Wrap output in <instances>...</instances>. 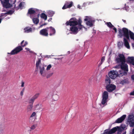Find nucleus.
I'll list each match as a JSON object with an SVG mask.
<instances>
[{"mask_svg":"<svg viewBox=\"0 0 134 134\" xmlns=\"http://www.w3.org/2000/svg\"><path fill=\"white\" fill-rule=\"evenodd\" d=\"M40 34L41 35L47 37L48 35L47 27L41 30L40 31Z\"/></svg>","mask_w":134,"mask_h":134,"instance_id":"obj_12","label":"nucleus"},{"mask_svg":"<svg viewBox=\"0 0 134 134\" xmlns=\"http://www.w3.org/2000/svg\"><path fill=\"white\" fill-rule=\"evenodd\" d=\"M131 79L132 80H134V74L132 75L131 76Z\"/></svg>","mask_w":134,"mask_h":134,"instance_id":"obj_48","label":"nucleus"},{"mask_svg":"<svg viewBox=\"0 0 134 134\" xmlns=\"http://www.w3.org/2000/svg\"><path fill=\"white\" fill-rule=\"evenodd\" d=\"M122 45V42H119L118 43V46L119 47H121Z\"/></svg>","mask_w":134,"mask_h":134,"instance_id":"obj_35","label":"nucleus"},{"mask_svg":"<svg viewBox=\"0 0 134 134\" xmlns=\"http://www.w3.org/2000/svg\"><path fill=\"white\" fill-rule=\"evenodd\" d=\"M59 97L57 94L54 95L53 97V98L54 101H56L59 99Z\"/></svg>","mask_w":134,"mask_h":134,"instance_id":"obj_29","label":"nucleus"},{"mask_svg":"<svg viewBox=\"0 0 134 134\" xmlns=\"http://www.w3.org/2000/svg\"><path fill=\"white\" fill-rule=\"evenodd\" d=\"M1 3L3 7L6 9L11 7L12 5L9 3V0H4L1 1Z\"/></svg>","mask_w":134,"mask_h":134,"instance_id":"obj_8","label":"nucleus"},{"mask_svg":"<svg viewBox=\"0 0 134 134\" xmlns=\"http://www.w3.org/2000/svg\"><path fill=\"white\" fill-rule=\"evenodd\" d=\"M2 20V19H0V24Z\"/></svg>","mask_w":134,"mask_h":134,"instance_id":"obj_56","label":"nucleus"},{"mask_svg":"<svg viewBox=\"0 0 134 134\" xmlns=\"http://www.w3.org/2000/svg\"><path fill=\"white\" fill-rule=\"evenodd\" d=\"M86 24L87 26L90 27H92L93 26V24L92 22L90 21H87L86 23Z\"/></svg>","mask_w":134,"mask_h":134,"instance_id":"obj_31","label":"nucleus"},{"mask_svg":"<svg viewBox=\"0 0 134 134\" xmlns=\"http://www.w3.org/2000/svg\"><path fill=\"white\" fill-rule=\"evenodd\" d=\"M53 74V73H50L48 74V75H47V78H49L50 77L52 76Z\"/></svg>","mask_w":134,"mask_h":134,"instance_id":"obj_40","label":"nucleus"},{"mask_svg":"<svg viewBox=\"0 0 134 134\" xmlns=\"http://www.w3.org/2000/svg\"><path fill=\"white\" fill-rule=\"evenodd\" d=\"M127 62L134 65V58L133 57H128L127 58Z\"/></svg>","mask_w":134,"mask_h":134,"instance_id":"obj_17","label":"nucleus"},{"mask_svg":"<svg viewBox=\"0 0 134 134\" xmlns=\"http://www.w3.org/2000/svg\"><path fill=\"white\" fill-rule=\"evenodd\" d=\"M23 5L22 3L21 2L20 3V4H19V8H21V7H22Z\"/></svg>","mask_w":134,"mask_h":134,"instance_id":"obj_46","label":"nucleus"},{"mask_svg":"<svg viewBox=\"0 0 134 134\" xmlns=\"http://www.w3.org/2000/svg\"><path fill=\"white\" fill-rule=\"evenodd\" d=\"M7 13H2L1 14V15H0V17H2L3 16H6L7 15Z\"/></svg>","mask_w":134,"mask_h":134,"instance_id":"obj_39","label":"nucleus"},{"mask_svg":"<svg viewBox=\"0 0 134 134\" xmlns=\"http://www.w3.org/2000/svg\"><path fill=\"white\" fill-rule=\"evenodd\" d=\"M52 19V18H50V19H49L48 20V21H51V20Z\"/></svg>","mask_w":134,"mask_h":134,"instance_id":"obj_55","label":"nucleus"},{"mask_svg":"<svg viewBox=\"0 0 134 134\" xmlns=\"http://www.w3.org/2000/svg\"><path fill=\"white\" fill-rule=\"evenodd\" d=\"M48 32H49V35L50 36L54 35L56 32L54 28L52 26L47 27Z\"/></svg>","mask_w":134,"mask_h":134,"instance_id":"obj_13","label":"nucleus"},{"mask_svg":"<svg viewBox=\"0 0 134 134\" xmlns=\"http://www.w3.org/2000/svg\"><path fill=\"white\" fill-rule=\"evenodd\" d=\"M34 23L35 24H37L39 22V20L37 18H32Z\"/></svg>","mask_w":134,"mask_h":134,"instance_id":"obj_30","label":"nucleus"},{"mask_svg":"<svg viewBox=\"0 0 134 134\" xmlns=\"http://www.w3.org/2000/svg\"><path fill=\"white\" fill-rule=\"evenodd\" d=\"M122 21L125 23H126V21L125 20H124L123 19H122Z\"/></svg>","mask_w":134,"mask_h":134,"instance_id":"obj_52","label":"nucleus"},{"mask_svg":"<svg viewBox=\"0 0 134 134\" xmlns=\"http://www.w3.org/2000/svg\"><path fill=\"white\" fill-rule=\"evenodd\" d=\"M84 21H88V19L87 18H85V19H84Z\"/></svg>","mask_w":134,"mask_h":134,"instance_id":"obj_54","label":"nucleus"},{"mask_svg":"<svg viewBox=\"0 0 134 134\" xmlns=\"http://www.w3.org/2000/svg\"><path fill=\"white\" fill-rule=\"evenodd\" d=\"M36 127V125H33L31 127H30V129L31 130H34L35 129Z\"/></svg>","mask_w":134,"mask_h":134,"instance_id":"obj_37","label":"nucleus"},{"mask_svg":"<svg viewBox=\"0 0 134 134\" xmlns=\"http://www.w3.org/2000/svg\"><path fill=\"white\" fill-rule=\"evenodd\" d=\"M128 83V78H126L121 80L120 82V83L121 84L123 85L124 84Z\"/></svg>","mask_w":134,"mask_h":134,"instance_id":"obj_21","label":"nucleus"},{"mask_svg":"<svg viewBox=\"0 0 134 134\" xmlns=\"http://www.w3.org/2000/svg\"><path fill=\"white\" fill-rule=\"evenodd\" d=\"M25 49L28 51H30V49L28 48H26Z\"/></svg>","mask_w":134,"mask_h":134,"instance_id":"obj_53","label":"nucleus"},{"mask_svg":"<svg viewBox=\"0 0 134 134\" xmlns=\"http://www.w3.org/2000/svg\"><path fill=\"white\" fill-rule=\"evenodd\" d=\"M105 59V57L104 56L102 57L100 62L99 64L100 65H101L103 63V62L104 61Z\"/></svg>","mask_w":134,"mask_h":134,"instance_id":"obj_34","label":"nucleus"},{"mask_svg":"<svg viewBox=\"0 0 134 134\" xmlns=\"http://www.w3.org/2000/svg\"><path fill=\"white\" fill-rule=\"evenodd\" d=\"M41 18L44 19L45 20H47V15L44 13H42L40 15Z\"/></svg>","mask_w":134,"mask_h":134,"instance_id":"obj_24","label":"nucleus"},{"mask_svg":"<svg viewBox=\"0 0 134 134\" xmlns=\"http://www.w3.org/2000/svg\"><path fill=\"white\" fill-rule=\"evenodd\" d=\"M14 13V12L11 10H9L7 12V14H12Z\"/></svg>","mask_w":134,"mask_h":134,"instance_id":"obj_36","label":"nucleus"},{"mask_svg":"<svg viewBox=\"0 0 134 134\" xmlns=\"http://www.w3.org/2000/svg\"><path fill=\"white\" fill-rule=\"evenodd\" d=\"M3 128L0 126V134H3Z\"/></svg>","mask_w":134,"mask_h":134,"instance_id":"obj_38","label":"nucleus"},{"mask_svg":"<svg viewBox=\"0 0 134 134\" xmlns=\"http://www.w3.org/2000/svg\"><path fill=\"white\" fill-rule=\"evenodd\" d=\"M30 105L27 106V112L31 111L32 110L33 107V103H29Z\"/></svg>","mask_w":134,"mask_h":134,"instance_id":"obj_18","label":"nucleus"},{"mask_svg":"<svg viewBox=\"0 0 134 134\" xmlns=\"http://www.w3.org/2000/svg\"><path fill=\"white\" fill-rule=\"evenodd\" d=\"M106 24L107 26L110 28H112L114 27V26L110 22L107 23Z\"/></svg>","mask_w":134,"mask_h":134,"instance_id":"obj_32","label":"nucleus"},{"mask_svg":"<svg viewBox=\"0 0 134 134\" xmlns=\"http://www.w3.org/2000/svg\"><path fill=\"white\" fill-rule=\"evenodd\" d=\"M82 20L81 18H79L78 19H77L75 17H73L71 18L70 20L66 21L65 24L66 26L70 25V26H75L79 25V27L82 26Z\"/></svg>","mask_w":134,"mask_h":134,"instance_id":"obj_2","label":"nucleus"},{"mask_svg":"<svg viewBox=\"0 0 134 134\" xmlns=\"http://www.w3.org/2000/svg\"><path fill=\"white\" fill-rule=\"evenodd\" d=\"M108 93L107 91H105L102 94V98L108 99Z\"/></svg>","mask_w":134,"mask_h":134,"instance_id":"obj_20","label":"nucleus"},{"mask_svg":"<svg viewBox=\"0 0 134 134\" xmlns=\"http://www.w3.org/2000/svg\"><path fill=\"white\" fill-rule=\"evenodd\" d=\"M105 83L107 85H110L111 83V80L109 77H107L105 80Z\"/></svg>","mask_w":134,"mask_h":134,"instance_id":"obj_26","label":"nucleus"},{"mask_svg":"<svg viewBox=\"0 0 134 134\" xmlns=\"http://www.w3.org/2000/svg\"><path fill=\"white\" fill-rule=\"evenodd\" d=\"M119 35L121 37L123 36L126 38H124V41L125 46L128 49L130 48L129 43L127 40H130L129 33V31L128 29L126 28H123L122 30L121 29H118Z\"/></svg>","mask_w":134,"mask_h":134,"instance_id":"obj_1","label":"nucleus"},{"mask_svg":"<svg viewBox=\"0 0 134 134\" xmlns=\"http://www.w3.org/2000/svg\"><path fill=\"white\" fill-rule=\"evenodd\" d=\"M86 18H87V16H86Z\"/></svg>","mask_w":134,"mask_h":134,"instance_id":"obj_61","label":"nucleus"},{"mask_svg":"<svg viewBox=\"0 0 134 134\" xmlns=\"http://www.w3.org/2000/svg\"><path fill=\"white\" fill-rule=\"evenodd\" d=\"M120 68L121 69L124 70V71L122 72H121V71H120L119 73L120 74H121L122 75H127V73L126 72H127L128 71V66L127 64L124 63H121Z\"/></svg>","mask_w":134,"mask_h":134,"instance_id":"obj_4","label":"nucleus"},{"mask_svg":"<svg viewBox=\"0 0 134 134\" xmlns=\"http://www.w3.org/2000/svg\"><path fill=\"white\" fill-rule=\"evenodd\" d=\"M47 24V23H44V24H43L41 25V27H42V26H44V25H46Z\"/></svg>","mask_w":134,"mask_h":134,"instance_id":"obj_51","label":"nucleus"},{"mask_svg":"<svg viewBox=\"0 0 134 134\" xmlns=\"http://www.w3.org/2000/svg\"><path fill=\"white\" fill-rule=\"evenodd\" d=\"M133 46H134V43L133 44Z\"/></svg>","mask_w":134,"mask_h":134,"instance_id":"obj_60","label":"nucleus"},{"mask_svg":"<svg viewBox=\"0 0 134 134\" xmlns=\"http://www.w3.org/2000/svg\"><path fill=\"white\" fill-rule=\"evenodd\" d=\"M52 66L51 64L48 65L47 68V70H50V69L51 68Z\"/></svg>","mask_w":134,"mask_h":134,"instance_id":"obj_43","label":"nucleus"},{"mask_svg":"<svg viewBox=\"0 0 134 134\" xmlns=\"http://www.w3.org/2000/svg\"><path fill=\"white\" fill-rule=\"evenodd\" d=\"M107 91L109 92H111L115 90L116 88L115 85L113 84H110L107 85L105 87Z\"/></svg>","mask_w":134,"mask_h":134,"instance_id":"obj_10","label":"nucleus"},{"mask_svg":"<svg viewBox=\"0 0 134 134\" xmlns=\"http://www.w3.org/2000/svg\"><path fill=\"white\" fill-rule=\"evenodd\" d=\"M24 88L21 91L20 93V94L21 96H22L23 94V93L24 91Z\"/></svg>","mask_w":134,"mask_h":134,"instance_id":"obj_44","label":"nucleus"},{"mask_svg":"<svg viewBox=\"0 0 134 134\" xmlns=\"http://www.w3.org/2000/svg\"><path fill=\"white\" fill-rule=\"evenodd\" d=\"M83 28H85V27L82 25V26L79 27V26H72L70 28L71 31L72 32V33L74 34H76L79 31L82 30Z\"/></svg>","mask_w":134,"mask_h":134,"instance_id":"obj_5","label":"nucleus"},{"mask_svg":"<svg viewBox=\"0 0 134 134\" xmlns=\"http://www.w3.org/2000/svg\"><path fill=\"white\" fill-rule=\"evenodd\" d=\"M73 5V2H66L65 4L62 7V9H64L67 8H69L71 7Z\"/></svg>","mask_w":134,"mask_h":134,"instance_id":"obj_14","label":"nucleus"},{"mask_svg":"<svg viewBox=\"0 0 134 134\" xmlns=\"http://www.w3.org/2000/svg\"><path fill=\"white\" fill-rule=\"evenodd\" d=\"M25 32L26 33H29L31 32L32 29L30 27H27L24 28Z\"/></svg>","mask_w":134,"mask_h":134,"instance_id":"obj_23","label":"nucleus"},{"mask_svg":"<svg viewBox=\"0 0 134 134\" xmlns=\"http://www.w3.org/2000/svg\"><path fill=\"white\" fill-rule=\"evenodd\" d=\"M103 134H109V130L108 129H107L105 130Z\"/></svg>","mask_w":134,"mask_h":134,"instance_id":"obj_42","label":"nucleus"},{"mask_svg":"<svg viewBox=\"0 0 134 134\" xmlns=\"http://www.w3.org/2000/svg\"><path fill=\"white\" fill-rule=\"evenodd\" d=\"M41 63V60L40 59H38V61H37L36 64V69H38L39 67V65Z\"/></svg>","mask_w":134,"mask_h":134,"instance_id":"obj_28","label":"nucleus"},{"mask_svg":"<svg viewBox=\"0 0 134 134\" xmlns=\"http://www.w3.org/2000/svg\"><path fill=\"white\" fill-rule=\"evenodd\" d=\"M39 69L40 70V73L41 75H42L43 71L44 70V68L43 65H40L39 66Z\"/></svg>","mask_w":134,"mask_h":134,"instance_id":"obj_22","label":"nucleus"},{"mask_svg":"<svg viewBox=\"0 0 134 134\" xmlns=\"http://www.w3.org/2000/svg\"><path fill=\"white\" fill-rule=\"evenodd\" d=\"M130 95H131L134 96V91L130 93Z\"/></svg>","mask_w":134,"mask_h":134,"instance_id":"obj_49","label":"nucleus"},{"mask_svg":"<svg viewBox=\"0 0 134 134\" xmlns=\"http://www.w3.org/2000/svg\"><path fill=\"white\" fill-rule=\"evenodd\" d=\"M126 115H124L120 118L118 119L115 122L117 123H121L124 120L126 117Z\"/></svg>","mask_w":134,"mask_h":134,"instance_id":"obj_15","label":"nucleus"},{"mask_svg":"<svg viewBox=\"0 0 134 134\" xmlns=\"http://www.w3.org/2000/svg\"><path fill=\"white\" fill-rule=\"evenodd\" d=\"M35 13V11L34 10L33 8H31L28 10L27 14H29L30 15L31 18H32L31 15L32 14Z\"/></svg>","mask_w":134,"mask_h":134,"instance_id":"obj_19","label":"nucleus"},{"mask_svg":"<svg viewBox=\"0 0 134 134\" xmlns=\"http://www.w3.org/2000/svg\"><path fill=\"white\" fill-rule=\"evenodd\" d=\"M119 57L116 58L115 60L117 63H125L126 59L125 57L122 54H119L118 55Z\"/></svg>","mask_w":134,"mask_h":134,"instance_id":"obj_6","label":"nucleus"},{"mask_svg":"<svg viewBox=\"0 0 134 134\" xmlns=\"http://www.w3.org/2000/svg\"><path fill=\"white\" fill-rule=\"evenodd\" d=\"M47 15L48 17H51L53 16L54 14V13L53 11H49L47 12Z\"/></svg>","mask_w":134,"mask_h":134,"instance_id":"obj_25","label":"nucleus"},{"mask_svg":"<svg viewBox=\"0 0 134 134\" xmlns=\"http://www.w3.org/2000/svg\"><path fill=\"white\" fill-rule=\"evenodd\" d=\"M126 132H125L123 133L122 134H126Z\"/></svg>","mask_w":134,"mask_h":134,"instance_id":"obj_57","label":"nucleus"},{"mask_svg":"<svg viewBox=\"0 0 134 134\" xmlns=\"http://www.w3.org/2000/svg\"><path fill=\"white\" fill-rule=\"evenodd\" d=\"M36 115V113L35 112H34L32 113L30 116V119L31 118L33 117L34 116H35Z\"/></svg>","mask_w":134,"mask_h":134,"instance_id":"obj_41","label":"nucleus"},{"mask_svg":"<svg viewBox=\"0 0 134 134\" xmlns=\"http://www.w3.org/2000/svg\"><path fill=\"white\" fill-rule=\"evenodd\" d=\"M107 99L102 98L101 103L103 105H104L107 102Z\"/></svg>","mask_w":134,"mask_h":134,"instance_id":"obj_33","label":"nucleus"},{"mask_svg":"<svg viewBox=\"0 0 134 134\" xmlns=\"http://www.w3.org/2000/svg\"><path fill=\"white\" fill-rule=\"evenodd\" d=\"M113 29L115 31V33H116L117 32L116 29L114 26V27H113Z\"/></svg>","mask_w":134,"mask_h":134,"instance_id":"obj_47","label":"nucleus"},{"mask_svg":"<svg viewBox=\"0 0 134 134\" xmlns=\"http://www.w3.org/2000/svg\"><path fill=\"white\" fill-rule=\"evenodd\" d=\"M24 82L22 81L21 85V86L22 87H23L24 86Z\"/></svg>","mask_w":134,"mask_h":134,"instance_id":"obj_50","label":"nucleus"},{"mask_svg":"<svg viewBox=\"0 0 134 134\" xmlns=\"http://www.w3.org/2000/svg\"><path fill=\"white\" fill-rule=\"evenodd\" d=\"M39 14H38V16H39Z\"/></svg>","mask_w":134,"mask_h":134,"instance_id":"obj_59","label":"nucleus"},{"mask_svg":"<svg viewBox=\"0 0 134 134\" xmlns=\"http://www.w3.org/2000/svg\"><path fill=\"white\" fill-rule=\"evenodd\" d=\"M129 34L131 38L134 40V34L130 31H129Z\"/></svg>","mask_w":134,"mask_h":134,"instance_id":"obj_27","label":"nucleus"},{"mask_svg":"<svg viewBox=\"0 0 134 134\" xmlns=\"http://www.w3.org/2000/svg\"><path fill=\"white\" fill-rule=\"evenodd\" d=\"M120 67V64L119 65L116 66L115 67V68L118 69H119Z\"/></svg>","mask_w":134,"mask_h":134,"instance_id":"obj_45","label":"nucleus"},{"mask_svg":"<svg viewBox=\"0 0 134 134\" xmlns=\"http://www.w3.org/2000/svg\"><path fill=\"white\" fill-rule=\"evenodd\" d=\"M40 93H37L34 95L33 97L29 100V103H34L35 100L39 96Z\"/></svg>","mask_w":134,"mask_h":134,"instance_id":"obj_16","label":"nucleus"},{"mask_svg":"<svg viewBox=\"0 0 134 134\" xmlns=\"http://www.w3.org/2000/svg\"><path fill=\"white\" fill-rule=\"evenodd\" d=\"M24 41L23 40L21 42L20 44L21 46H19L16 47L15 49L12 50L10 53H7L11 55H13L17 54L20 52L23 49L22 47H25L28 44V43L26 41L23 44Z\"/></svg>","mask_w":134,"mask_h":134,"instance_id":"obj_3","label":"nucleus"},{"mask_svg":"<svg viewBox=\"0 0 134 134\" xmlns=\"http://www.w3.org/2000/svg\"><path fill=\"white\" fill-rule=\"evenodd\" d=\"M133 115H129L128 116L127 121L129 123V126L131 127L134 126V118Z\"/></svg>","mask_w":134,"mask_h":134,"instance_id":"obj_9","label":"nucleus"},{"mask_svg":"<svg viewBox=\"0 0 134 134\" xmlns=\"http://www.w3.org/2000/svg\"><path fill=\"white\" fill-rule=\"evenodd\" d=\"M108 75L110 78L114 79L119 76V74L116 71L111 70L109 73Z\"/></svg>","mask_w":134,"mask_h":134,"instance_id":"obj_7","label":"nucleus"},{"mask_svg":"<svg viewBox=\"0 0 134 134\" xmlns=\"http://www.w3.org/2000/svg\"><path fill=\"white\" fill-rule=\"evenodd\" d=\"M39 106V105L38 104L37 105H36V106Z\"/></svg>","mask_w":134,"mask_h":134,"instance_id":"obj_58","label":"nucleus"},{"mask_svg":"<svg viewBox=\"0 0 134 134\" xmlns=\"http://www.w3.org/2000/svg\"><path fill=\"white\" fill-rule=\"evenodd\" d=\"M116 131L118 132H121L122 131L121 128L119 126H117L113 127L110 130H109V134H112L115 133Z\"/></svg>","mask_w":134,"mask_h":134,"instance_id":"obj_11","label":"nucleus"}]
</instances>
